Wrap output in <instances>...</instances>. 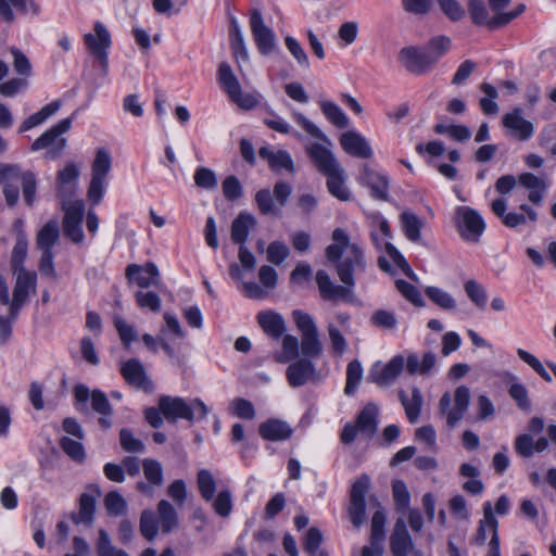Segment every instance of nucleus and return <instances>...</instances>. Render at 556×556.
Returning a JSON list of instances; mask_svg holds the SVG:
<instances>
[{
	"instance_id": "43",
	"label": "nucleus",
	"mask_w": 556,
	"mask_h": 556,
	"mask_svg": "<svg viewBox=\"0 0 556 556\" xmlns=\"http://www.w3.org/2000/svg\"><path fill=\"white\" fill-rule=\"evenodd\" d=\"M61 206L64 211L63 223H83L85 213L84 200H72L71 198H60Z\"/></svg>"
},
{
	"instance_id": "24",
	"label": "nucleus",
	"mask_w": 556,
	"mask_h": 556,
	"mask_svg": "<svg viewBox=\"0 0 556 556\" xmlns=\"http://www.w3.org/2000/svg\"><path fill=\"white\" fill-rule=\"evenodd\" d=\"M258 434L266 441H286L293 434V428L285 420L270 418L258 427Z\"/></svg>"
},
{
	"instance_id": "60",
	"label": "nucleus",
	"mask_w": 556,
	"mask_h": 556,
	"mask_svg": "<svg viewBox=\"0 0 556 556\" xmlns=\"http://www.w3.org/2000/svg\"><path fill=\"white\" fill-rule=\"evenodd\" d=\"M395 286L397 291L412 304L418 307L425 305V301L419 290L414 285L405 280L399 279L395 281Z\"/></svg>"
},
{
	"instance_id": "64",
	"label": "nucleus",
	"mask_w": 556,
	"mask_h": 556,
	"mask_svg": "<svg viewBox=\"0 0 556 556\" xmlns=\"http://www.w3.org/2000/svg\"><path fill=\"white\" fill-rule=\"evenodd\" d=\"M508 394L516 402L521 410H529L531 403L529 400L527 388L519 382H513L508 389Z\"/></svg>"
},
{
	"instance_id": "22",
	"label": "nucleus",
	"mask_w": 556,
	"mask_h": 556,
	"mask_svg": "<svg viewBox=\"0 0 556 556\" xmlns=\"http://www.w3.org/2000/svg\"><path fill=\"white\" fill-rule=\"evenodd\" d=\"M502 123L520 141L530 139L534 134L533 124L522 117V110L520 108H515L511 112L506 113L502 118Z\"/></svg>"
},
{
	"instance_id": "30",
	"label": "nucleus",
	"mask_w": 556,
	"mask_h": 556,
	"mask_svg": "<svg viewBox=\"0 0 556 556\" xmlns=\"http://www.w3.org/2000/svg\"><path fill=\"white\" fill-rule=\"evenodd\" d=\"M378 406L374 403H368L357 415L355 425L359 433L366 438L371 439L378 430Z\"/></svg>"
},
{
	"instance_id": "32",
	"label": "nucleus",
	"mask_w": 556,
	"mask_h": 556,
	"mask_svg": "<svg viewBox=\"0 0 556 556\" xmlns=\"http://www.w3.org/2000/svg\"><path fill=\"white\" fill-rule=\"evenodd\" d=\"M257 321L264 332L275 340L280 339L286 331L285 319L278 313L261 312L257 315Z\"/></svg>"
},
{
	"instance_id": "56",
	"label": "nucleus",
	"mask_w": 556,
	"mask_h": 556,
	"mask_svg": "<svg viewBox=\"0 0 556 556\" xmlns=\"http://www.w3.org/2000/svg\"><path fill=\"white\" fill-rule=\"evenodd\" d=\"M384 249L393 263L412 280H417L416 274L400 251L390 242H384Z\"/></svg>"
},
{
	"instance_id": "17",
	"label": "nucleus",
	"mask_w": 556,
	"mask_h": 556,
	"mask_svg": "<svg viewBox=\"0 0 556 556\" xmlns=\"http://www.w3.org/2000/svg\"><path fill=\"white\" fill-rule=\"evenodd\" d=\"M121 375L129 386L136 389L143 390L147 393H151L154 390V386L148 377L142 363L137 358L124 362L121 366Z\"/></svg>"
},
{
	"instance_id": "35",
	"label": "nucleus",
	"mask_w": 556,
	"mask_h": 556,
	"mask_svg": "<svg viewBox=\"0 0 556 556\" xmlns=\"http://www.w3.org/2000/svg\"><path fill=\"white\" fill-rule=\"evenodd\" d=\"M488 531H491L492 535L498 536V522L493 515L490 502L483 505V519L479 522L473 542L480 546L484 545L488 539Z\"/></svg>"
},
{
	"instance_id": "50",
	"label": "nucleus",
	"mask_w": 556,
	"mask_h": 556,
	"mask_svg": "<svg viewBox=\"0 0 556 556\" xmlns=\"http://www.w3.org/2000/svg\"><path fill=\"white\" fill-rule=\"evenodd\" d=\"M481 91L485 94L480 99L479 104L482 112L486 115H494L498 112V105L494 101L497 98V90L489 83H483L480 86Z\"/></svg>"
},
{
	"instance_id": "46",
	"label": "nucleus",
	"mask_w": 556,
	"mask_h": 556,
	"mask_svg": "<svg viewBox=\"0 0 556 556\" xmlns=\"http://www.w3.org/2000/svg\"><path fill=\"white\" fill-rule=\"evenodd\" d=\"M424 47L435 65V63L450 50L451 39L445 35H439L432 37Z\"/></svg>"
},
{
	"instance_id": "48",
	"label": "nucleus",
	"mask_w": 556,
	"mask_h": 556,
	"mask_svg": "<svg viewBox=\"0 0 556 556\" xmlns=\"http://www.w3.org/2000/svg\"><path fill=\"white\" fill-rule=\"evenodd\" d=\"M464 290L469 300L480 309H484L488 302L485 288L473 279H469L464 283Z\"/></svg>"
},
{
	"instance_id": "2",
	"label": "nucleus",
	"mask_w": 556,
	"mask_h": 556,
	"mask_svg": "<svg viewBox=\"0 0 556 556\" xmlns=\"http://www.w3.org/2000/svg\"><path fill=\"white\" fill-rule=\"evenodd\" d=\"M159 407L168 421H176L177 419L193 421L195 414L199 415V418H205L208 414V408L200 399L187 402L182 397L161 395Z\"/></svg>"
},
{
	"instance_id": "18",
	"label": "nucleus",
	"mask_w": 556,
	"mask_h": 556,
	"mask_svg": "<svg viewBox=\"0 0 556 556\" xmlns=\"http://www.w3.org/2000/svg\"><path fill=\"white\" fill-rule=\"evenodd\" d=\"M358 181L370 189V195L376 200L387 201L389 199V178L369 165H363Z\"/></svg>"
},
{
	"instance_id": "61",
	"label": "nucleus",
	"mask_w": 556,
	"mask_h": 556,
	"mask_svg": "<svg viewBox=\"0 0 556 556\" xmlns=\"http://www.w3.org/2000/svg\"><path fill=\"white\" fill-rule=\"evenodd\" d=\"M517 355L522 362L528 364L544 381H552L551 375L546 371L543 364L536 356H534L533 354L529 353L523 349H518Z\"/></svg>"
},
{
	"instance_id": "14",
	"label": "nucleus",
	"mask_w": 556,
	"mask_h": 556,
	"mask_svg": "<svg viewBox=\"0 0 556 556\" xmlns=\"http://www.w3.org/2000/svg\"><path fill=\"white\" fill-rule=\"evenodd\" d=\"M250 27L257 50L263 55H268L276 48V38L274 31L265 25L260 11L254 10L250 16Z\"/></svg>"
},
{
	"instance_id": "55",
	"label": "nucleus",
	"mask_w": 556,
	"mask_h": 556,
	"mask_svg": "<svg viewBox=\"0 0 556 556\" xmlns=\"http://www.w3.org/2000/svg\"><path fill=\"white\" fill-rule=\"evenodd\" d=\"M97 554L98 556H129L125 551L118 549L112 544L110 535L104 529L99 530Z\"/></svg>"
},
{
	"instance_id": "9",
	"label": "nucleus",
	"mask_w": 556,
	"mask_h": 556,
	"mask_svg": "<svg viewBox=\"0 0 556 556\" xmlns=\"http://www.w3.org/2000/svg\"><path fill=\"white\" fill-rule=\"evenodd\" d=\"M455 215L456 228L462 239L467 242H479L485 230L482 216L470 206H458Z\"/></svg>"
},
{
	"instance_id": "4",
	"label": "nucleus",
	"mask_w": 556,
	"mask_h": 556,
	"mask_svg": "<svg viewBox=\"0 0 556 556\" xmlns=\"http://www.w3.org/2000/svg\"><path fill=\"white\" fill-rule=\"evenodd\" d=\"M296 328L301 332L300 349L304 358H317L323 353V344L314 318L300 309L292 313Z\"/></svg>"
},
{
	"instance_id": "26",
	"label": "nucleus",
	"mask_w": 556,
	"mask_h": 556,
	"mask_svg": "<svg viewBox=\"0 0 556 556\" xmlns=\"http://www.w3.org/2000/svg\"><path fill=\"white\" fill-rule=\"evenodd\" d=\"M79 174V168L74 162H68L63 169L58 172L56 195L59 198H72Z\"/></svg>"
},
{
	"instance_id": "53",
	"label": "nucleus",
	"mask_w": 556,
	"mask_h": 556,
	"mask_svg": "<svg viewBox=\"0 0 556 556\" xmlns=\"http://www.w3.org/2000/svg\"><path fill=\"white\" fill-rule=\"evenodd\" d=\"M104 507L110 516H121L126 513L127 502L117 491L109 492L104 497Z\"/></svg>"
},
{
	"instance_id": "38",
	"label": "nucleus",
	"mask_w": 556,
	"mask_h": 556,
	"mask_svg": "<svg viewBox=\"0 0 556 556\" xmlns=\"http://www.w3.org/2000/svg\"><path fill=\"white\" fill-rule=\"evenodd\" d=\"M400 401L405 409V414L410 422L417 421L422 405V395L418 388H413L412 397L408 399L405 391H399Z\"/></svg>"
},
{
	"instance_id": "29",
	"label": "nucleus",
	"mask_w": 556,
	"mask_h": 556,
	"mask_svg": "<svg viewBox=\"0 0 556 556\" xmlns=\"http://www.w3.org/2000/svg\"><path fill=\"white\" fill-rule=\"evenodd\" d=\"M14 228L16 230V242L11 253V267L13 271L16 273L25 270L24 262L27 257L28 240L26 233L23 230V222L21 219H17L14 223Z\"/></svg>"
},
{
	"instance_id": "57",
	"label": "nucleus",
	"mask_w": 556,
	"mask_h": 556,
	"mask_svg": "<svg viewBox=\"0 0 556 556\" xmlns=\"http://www.w3.org/2000/svg\"><path fill=\"white\" fill-rule=\"evenodd\" d=\"M370 323L383 330H394L397 327L396 315L387 309H377L370 317Z\"/></svg>"
},
{
	"instance_id": "7",
	"label": "nucleus",
	"mask_w": 556,
	"mask_h": 556,
	"mask_svg": "<svg viewBox=\"0 0 556 556\" xmlns=\"http://www.w3.org/2000/svg\"><path fill=\"white\" fill-rule=\"evenodd\" d=\"M218 81L229 99L244 110H251L257 104V99L251 93H243L238 78L231 66L223 62L218 67Z\"/></svg>"
},
{
	"instance_id": "21",
	"label": "nucleus",
	"mask_w": 556,
	"mask_h": 556,
	"mask_svg": "<svg viewBox=\"0 0 556 556\" xmlns=\"http://www.w3.org/2000/svg\"><path fill=\"white\" fill-rule=\"evenodd\" d=\"M414 541L408 533L404 518H397L390 535V549L393 556H408L414 549Z\"/></svg>"
},
{
	"instance_id": "10",
	"label": "nucleus",
	"mask_w": 556,
	"mask_h": 556,
	"mask_svg": "<svg viewBox=\"0 0 556 556\" xmlns=\"http://www.w3.org/2000/svg\"><path fill=\"white\" fill-rule=\"evenodd\" d=\"M525 9V4H519L515 10L496 14L491 18L483 0H469L468 2V11L472 23L476 25H486L490 28H497L507 25L519 16Z\"/></svg>"
},
{
	"instance_id": "25",
	"label": "nucleus",
	"mask_w": 556,
	"mask_h": 556,
	"mask_svg": "<svg viewBox=\"0 0 556 556\" xmlns=\"http://www.w3.org/2000/svg\"><path fill=\"white\" fill-rule=\"evenodd\" d=\"M316 282L320 296L327 301L346 299L352 291V289L345 285H334L330 279V276L323 269H319L316 273Z\"/></svg>"
},
{
	"instance_id": "45",
	"label": "nucleus",
	"mask_w": 556,
	"mask_h": 556,
	"mask_svg": "<svg viewBox=\"0 0 556 556\" xmlns=\"http://www.w3.org/2000/svg\"><path fill=\"white\" fill-rule=\"evenodd\" d=\"M197 484L201 497L206 502L213 501L217 486L216 481L210 470L201 469L198 471Z\"/></svg>"
},
{
	"instance_id": "54",
	"label": "nucleus",
	"mask_w": 556,
	"mask_h": 556,
	"mask_svg": "<svg viewBox=\"0 0 556 556\" xmlns=\"http://www.w3.org/2000/svg\"><path fill=\"white\" fill-rule=\"evenodd\" d=\"M363 377V367L359 361L354 359L349 363L346 368V384L344 388V393L348 395H352L356 390L358 383L361 382Z\"/></svg>"
},
{
	"instance_id": "20",
	"label": "nucleus",
	"mask_w": 556,
	"mask_h": 556,
	"mask_svg": "<svg viewBox=\"0 0 556 556\" xmlns=\"http://www.w3.org/2000/svg\"><path fill=\"white\" fill-rule=\"evenodd\" d=\"M306 153L317 170L325 176L342 167L334 154L320 143L315 142L307 146Z\"/></svg>"
},
{
	"instance_id": "62",
	"label": "nucleus",
	"mask_w": 556,
	"mask_h": 556,
	"mask_svg": "<svg viewBox=\"0 0 556 556\" xmlns=\"http://www.w3.org/2000/svg\"><path fill=\"white\" fill-rule=\"evenodd\" d=\"M62 451L75 462H83L85 459V450L80 442L71 438L63 437L60 440Z\"/></svg>"
},
{
	"instance_id": "13",
	"label": "nucleus",
	"mask_w": 556,
	"mask_h": 556,
	"mask_svg": "<svg viewBox=\"0 0 556 556\" xmlns=\"http://www.w3.org/2000/svg\"><path fill=\"white\" fill-rule=\"evenodd\" d=\"M506 200L500 198L495 199L492 204L491 208L492 212L501 218L502 223L508 227V228H516L520 225H525L527 219L530 222H536L538 214L536 212L531 208L528 204H521L520 211L522 213H516V212H506Z\"/></svg>"
},
{
	"instance_id": "34",
	"label": "nucleus",
	"mask_w": 556,
	"mask_h": 556,
	"mask_svg": "<svg viewBox=\"0 0 556 556\" xmlns=\"http://www.w3.org/2000/svg\"><path fill=\"white\" fill-rule=\"evenodd\" d=\"M61 108V102L59 100L52 101L46 105H43L38 112L29 115L26 119H24L18 126V132H26L41 124H43L48 118L53 116Z\"/></svg>"
},
{
	"instance_id": "49",
	"label": "nucleus",
	"mask_w": 556,
	"mask_h": 556,
	"mask_svg": "<svg viewBox=\"0 0 556 556\" xmlns=\"http://www.w3.org/2000/svg\"><path fill=\"white\" fill-rule=\"evenodd\" d=\"M426 295L431 302L445 311H453L456 308V301L446 291L438 287H427L425 290Z\"/></svg>"
},
{
	"instance_id": "52",
	"label": "nucleus",
	"mask_w": 556,
	"mask_h": 556,
	"mask_svg": "<svg viewBox=\"0 0 556 556\" xmlns=\"http://www.w3.org/2000/svg\"><path fill=\"white\" fill-rule=\"evenodd\" d=\"M21 181L23 188V197L27 205L31 206L35 202L37 180L36 176L31 172H20V175L15 179Z\"/></svg>"
},
{
	"instance_id": "28",
	"label": "nucleus",
	"mask_w": 556,
	"mask_h": 556,
	"mask_svg": "<svg viewBox=\"0 0 556 556\" xmlns=\"http://www.w3.org/2000/svg\"><path fill=\"white\" fill-rule=\"evenodd\" d=\"M258 155L268 163L269 168L274 172L285 169L289 173H294L295 170L293 160L286 150L274 151L268 147H262L258 150Z\"/></svg>"
},
{
	"instance_id": "59",
	"label": "nucleus",
	"mask_w": 556,
	"mask_h": 556,
	"mask_svg": "<svg viewBox=\"0 0 556 556\" xmlns=\"http://www.w3.org/2000/svg\"><path fill=\"white\" fill-rule=\"evenodd\" d=\"M231 413L238 418L252 420L255 418V408L251 401L243 397H236L230 404Z\"/></svg>"
},
{
	"instance_id": "5",
	"label": "nucleus",
	"mask_w": 556,
	"mask_h": 556,
	"mask_svg": "<svg viewBox=\"0 0 556 556\" xmlns=\"http://www.w3.org/2000/svg\"><path fill=\"white\" fill-rule=\"evenodd\" d=\"M84 42L88 53L99 63L103 75L109 71V49L112 45V38L106 26L101 22H96L93 33L84 35Z\"/></svg>"
},
{
	"instance_id": "19",
	"label": "nucleus",
	"mask_w": 556,
	"mask_h": 556,
	"mask_svg": "<svg viewBox=\"0 0 556 556\" xmlns=\"http://www.w3.org/2000/svg\"><path fill=\"white\" fill-rule=\"evenodd\" d=\"M142 470L146 481H139L136 484L138 492L146 496H153L155 489L163 485V468L160 462L152 458L142 460Z\"/></svg>"
},
{
	"instance_id": "27",
	"label": "nucleus",
	"mask_w": 556,
	"mask_h": 556,
	"mask_svg": "<svg viewBox=\"0 0 556 556\" xmlns=\"http://www.w3.org/2000/svg\"><path fill=\"white\" fill-rule=\"evenodd\" d=\"M256 226L257 220L252 214L248 212H240L231 223V241L239 245L245 244L250 231L253 230Z\"/></svg>"
},
{
	"instance_id": "39",
	"label": "nucleus",
	"mask_w": 556,
	"mask_h": 556,
	"mask_svg": "<svg viewBox=\"0 0 556 556\" xmlns=\"http://www.w3.org/2000/svg\"><path fill=\"white\" fill-rule=\"evenodd\" d=\"M60 236L59 224L56 220L51 219L46 223L38 231L36 244L40 250L52 251L53 245L56 243Z\"/></svg>"
},
{
	"instance_id": "16",
	"label": "nucleus",
	"mask_w": 556,
	"mask_h": 556,
	"mask_svg": "<svg viewBox=\"0 0 556 556\" xmlns=\"http://www.w3.org/2000/svg\"><path fill=\"white\" fill-rule=\"evenodd\" d=\"M286 377L292 388H299L309 382H317L320 379L316 366L307 358H300L291 363L286 370Z\"/></svg>"
},
{
	"instance_id": "47",
	"label": "nucleus",
	"mask_w": 556,
	"mask_h": 556,
	"mask_svg": "<svg viewBox=\"0 0 556 556\" xmlns=\"http://www.w3.org/2000/svg\"><path fill=\"white\" fill-rule=\"evenodd\" d=\"M282 351L275 355L278 363L285 364L295 359L299 356L300 343L296 337L286 334L281 343Z\"/></svg>"
},
{
	"instance_id": "51",
	"label": "nucleus",
	"mask_w": 556,
	"mask_h": 556,
	"mask_svg": "<svg viewBox=\"0 0 556 556\" xmlns=\"http://www.w3.org/2000/svg\"><path fill=\"white\" fill-rule=\"evenodd\" d=\"M392 492L396 510L405 515V511L409 508L410 503V494L405 482L402 480L393 481Z\"/></svg>"
},
{
	"instance_id": "12",
	"label": "nucleus",
	"mask_w": 556,
	"mask_h": 556,
	"mask_svg": "<svg viewBox=\"0 0 556 556\" xmlns=\"http://www.w3.org/2000/svg\"><path fill=\"white\" fill-rule=\"evenodd\" d=\"M405 367V356L397 354L393 356L386 365L380 362L375 363L368 374L367 380L376 383L380 388H387L393 384Z\"/></svg>"
},
{
	"instance_id": "36",
	"label": "nucleus",
	"mask_w": 556,
	"mask_h": 556,
	"mask_svg": "<svg viewBox=\"0 0 556 556\" xmlns=\"http://www.w3.org/2000/svg\"><path fill=\"white\" fill-rule=\"evenodd\" d=\"M16 282L13 289V299L26 302L30 293H36L37 276L27 270L16 271Z\"/></svg>"
},
{
	"instance_id": "44",
	"label": "nucleus",
	"mask_w": 556,
	"mask_h": 556,
	"mask_svg": "<svg viewBox=\"0 0 556 556\" xmlns=\"http://www.w3.org/2000/svg\"><path fill=\"white\" fill-rule=\"evenodd\" d=\"M400 218L405 237L409 241H418L420 239V230L424 226L421 218L412 212H403Z\"/></svg>"
},
{
	"instance_id": "11",
	"label": "nucleus",
	"mask_w": 556,
	"mask_h": 556,
	"mask_svg": "<svg viewBox=\"0 0 556 556\" xmlns=\"http://www.w3.org/2000/svg\"><path fill=\"white\" fill-rule=\"evenodd\" d=\"M370 488L368 475H362L352 485L348 513L354 527L359 528L366 519L365 497Z\"/></svg>"
},
{
	"instance_id": "6",
	"label": "nucleus",
	"mask_w": 556,
	"mask_h": 556,
	"mask_svg": "<svg viewBox=\"0 0 556 556\" xmlns=\"http://www.w3.org/2000/svg\"><path fill=\"white\" fill-rule=\"evenodd\" d=\"M112 167V156L105 149H98L91 165V180L88 187V199L98 205L103 198L104 184Z\"/></svg>"
},
{
	"instance_id": "37",
	"label": "nucleus",
	"mask_w": 556,
	"mask_h": 556,
	"mask_svg": "<svg viewBox=\"0 0 556 556\" xmlns=\"http://www.w3.org/2000/svg\"><path fill=\"white\" fill-rule=\"evenodd\" d=\"M327 177V189L331 195L340 201H349L351 199V192L345 186V173L342 167L326 175Z\"/></svg>"
},
{
	"instance_id": "1",
	"label": "nucleus",
	"mask_w": 556,
	"mask_h": 556,
	"mask_svg": "<svg viewBox=\"0 0 556 556\" xmlns=\"http://www.w3.org/2000/svg\"><path fill=\"white\" fill-rule=\"evenodd\" d=\"M332 244L326 248L329 262L336 263V269L341 282L351 289L355 286V275L366 269V260L363 250L351 243L348 233L337 228L332 232Z\"/></svg>"
},
{
	"instance_id": "33",
	"label": "nucleus",
	"mask_w": 556,
	"mask_h": 556,
	"mask_svg": "<svg viewBox=\"0 0 556 556\" xmlns=\"http://www.w3.org/2000/svg\"><path fill=\"white\" fill-rule=\"evenodd\" d=\"M96 498L89 493H83L79 497L78 513L71 514V520L75 525H85L91 527L94 521Z\"/></svg>"
},
{
	"instance_id": "23",
	"label": "nucleus",
	"mask_w": 556,
	"mask_h": 556,
	"mask_svg": "<svg viewBox=\"0 0 556 556\" xmlns=\"http://www.w3.org/2000/svg\"><path fill=\"white\" fill-rule=\"evenodd\" d=\"M340 144L343 151L352 156L359 159H370L372 149L359 132L348 130L340 137Z\"/></svg>"
},
{
	"instance_id": "3",
	"label": "nucleus",
	"mask_w": 556,
	"mask_h": 556,
	"mask_svg": "<svg viewBox=\"0 0 556 556\" xmlns=\"http://www.w3.org/2000/svg\"><path fill=\"white\" fill-rule=\"evenodd\" d=\"M72 126V118L67 117L53 125L51 128L42 132L30 146V150L36 152L47 150L45 156L48 160L60 157L66 148V138L61 137L67 132Z\"/></svg>"
},
{
	"instance_id": "40",
	"label": "nucleus",
	"mask_w": 556,
	"mask_h": 556,
	"mask_svg": "<svg viewBox=\"0 0 556 556\" xmlns=\"http://www.w3.org/2000/svg\"><path fill=\"white\" fill-rule=\"evenodd\" d=\"M384 525L386 515L381 509H378L371 518L370 545L368 547L380 554L383 553Z\"/></svg>"
},
{
	"instance_id": "63",
	"label": "nucleus",
	"mask_w": 556,
	"mask_h": 556,
	"mask_svg": "<svg viewBox=\"0 0 556 556\" xmlns=\"http://www.w3.org/2000/svg\"><path fill=\"white\" fill-rule=\"evenodd\" d=\"M135 299L139 307L148 308L154 313L161 309V299L153 291H137Z\"/></svg>"
},
{
	"instance_id": "31",
	"label": "nucleus",
	"mask_w": 556,
	"mask_h": 556,
	"mask_svg": "<svg viewBox=\"0 0 556 556\" xmlns=\"http://www.w3.org/2000/svg\"><path fill=\"white\" fill-rule=\"evenodd\" d=\"M518 184L529 190L528 199L531 203L540 205L547 189V182L532 173H522L518 176Z\"/></svg>"
},
{
	"instance_id": "15",
	"label": "nucleus",
	"mask_w": 556,
	"mask_h": 556,
	"mask_svg": "<svg viewBox=\"0 0 556 556\" xmlns=\"http://www.w3.org/2000/svg\"><path fill=\"white\" fill-rule=\"evenodd\" d=\"M399 59L408 72L417 75L427 73L434 66L425 47H405L401 49Z\"/></svg>"
},
{
	"instance_id": "8",
	"label": "nucleus",
	"mask_w": 556,
	"mask_h": 556,
	"mask_svg": "<svg viewBox=\"0 0 556 556\" xmlns=\"http://www.w3.org/2000/svg\"><path fill=\"white\" fill-rule=\"evenodd\" d=\"M454 407L451 408L452 397L445 392L439 402L440 413L446 418L450 428H454L464 417L470 401V391L466 386H459L454 391Z\"/></svg>"
},
{
	"instance_id": "41",
	"label": "nucleus",
	"mask_w": 556,
	"mask_h": 556,
	"mask_svg": "<svg viewBox=\"0 0 556 556\" xmlns=\"http://www.w3.org/2000/svg\"><path fill=\"white\" fill-rule=\"evenodd\" d=\"M157 516L162 531L164 533L172 532L178 525V515L174 506L166 500H162L157 504Z\"/></svg>"
},
{
	"instance_id": "58",
	"label": "nucleus",
	"mask_w": 556,
	"mask_h": 556,
	"mask_svg": "<svg viewBox=\"0 0 556 556\" xmlns=\"http://www.w3.org/2000/svg\"><path fill=\"white\" fill-rule=\"evenodd\" d=\"M119 443L127 453H143L146 446L143 442L135 438L131 430L123 428L119 432Z\"/></svg>"
},
{
	"instance_id": "42",
	"label": "nucleus",
	"mask_w": 556,
	"mask_h": 556,
	"mask_svg": "<svg viewBox=\"0 0 556 556\" xmlns=\"http://www.w3.org/2000/svg\"><path fill=\"white\" fill-rule=\"evenodd\" d=\"M320 110L325 117L336 127L345 128L349 126V117L343 110L334 102L323 100L319 102Z\"/></svg>"
}]
</instances>
